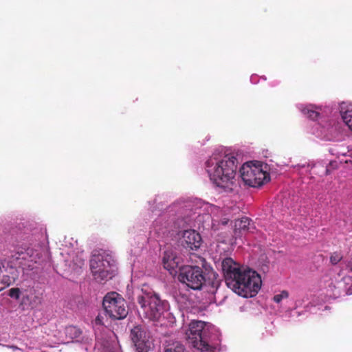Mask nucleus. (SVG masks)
Wrapping results in <instances>:
<instances>
[{
    "label": "nucleus",
    "instance_id": "obj_5",
    "mask_svg": "<svg viewBox=\"0 0 352 352\" xmlns=\"http://www.w3.org/2000/svg\"><path fill=\"white\" fill-rule=\"evenodd\" d=\"M115 261L109 254H94L90 259V269L95 279L99 280L111 278L113 274Z\"/></svg>",
    "mask_w": 352,
    "mask_h": 352
},
{
    "label": "nucleus",
    "instance_id": "obj_4",
    "mask_svg": "<svg viewBox=\"0 0 352 352\" xmlns=\"http://www.w3.org/2000/svg\"><path fill=\"white\" fill-rule=\"evenodd\" d=\"M138 303L146 318L157 320L165 309V302L148 287H143L137 296Z\"/></svg>",
    "mask_w": 352,
    "mask_h": 352
},
{
    "label": "nucleus",
    "instance_id": "obj_10",
    "mask_svg": "<svg viewBox=\"0 0 352 352\" xmlns=\"http://www.w3.org/2000/svg\"><path fill=\"white\" fill-rule=\"evenodd\" d=\"M201 237L195 230H184L180 239L182 245L190 250H197L201 244Z\"/></svg>",
    "mask_w": 352,
    "mask_h": 352
},
{
    "label": "nucleus",
    "instance_id": "obj_6",
    "mask_svg": "<svg viewBox=\"0 0 352 352\" xmlns=\"http://www.w3.org/2000/svg\"><path fill=\"white\" fill-rule=\"evenodd\" d=\"M105 313L113 320H122L128 315V307L124 298L117 292L107 293L102 301Z\"/></svg>",
    "mask_w": 352,
    "mask_h": 352
},
{
    "label": "nucleus",
    "instance_id": "obj_12",
    "mask_svg": "<svg viewBox=\"0 0 352 352\" xmlns=\"http://www.w3.org/2000/svg\"><path fill=\"white\" fill-rule=\"evenodd\" d=\"M205 283L203 285V288H205L206 292L210 294H215L221 285V279L219 275L213 270L205 274Z\"/></svg>",
    "mask_w": 352,
    "mask_h": 352
},
{
    "label": "nucleus",
    "instance_id": "obj_21",
    "mask_svg": "<svg viewBox=\"0 0 352 352\" xmlns=\"http://www.w3.org/2000/svg\"><path fill=\"white\" fill-rule=\"evenodd\" d=\"M342 256L340 253L333 252L330 256V262L332 265H336L342 260Z\"/></svg>",
    "mask_w": 352,
    "mask_h": 352
},
{
    "label": "nucleus",
    "instance_id": "obj_17",
    "mask_svg": "<svg viewBox=\"0 0 352 352\" xmlns=\"http://www.w3.org/2000/svg\"><path fill=\"white\" fill-rule=\"evenodd\" d=\"M66 338L70 340L78 338L81 334V330L75 326L67 327L65 329Z\"/></svg>",
    "mask_w": 352,
    "mask_h": 352
},
{
    "label": "nucleus",
    "instance_id": "obj_15",
    "mask_svg": "<svg viewBox=\"0 0 352 352\" xmlns=\"http://www.w3.org/2000/svg\"><path fill=\"white\" fill-rule=\"evenodd\" d=\"M177 260V258L172 253L165 252L164 256L163 257L164 268L169 271L174 270L178 265V262Z\"/></svg>",
    "mask_w": 352,
    "mask_h": 352
},
{
    "label": "nucleus",
    "instance_id": "obj_22",
    "mask_svg": "<svg viewBox=\"0 0 352 352\" xmlns=\"http://www.w3.org/2000/svg\"><path fill=\"white\" fill-rule=\"evenodd\" d=\"M9 296L12 298H15L16 299L19 298L20 297V290L19 288H12L9 291Z\"/></svg>",
    "mask_w": 352,
    "mask_h": 352
},
{
    "label": "nucleus",
    "instance_id": "obj_2",
    "mask_svg": "<svg viewBox=\"0 0 352 352\" xmlns=\"http://www.w3.org/2000/svg\"><path fill=\"white\" fill-rule=\"evenodd\" d=\"M237 165L238 160L233 155L213 154L206 162V170L214 184L226 192H231L235 184Z\"/></svg>",
    "mask_w": 352,
    "mask_h": 352
},
{
    "label": "nucleus",
    "instance_id": "obj_11",
    "mask_svg": "<svg viewBox=\"0 0 352 352\" xmlns=\"http://www.w3.org/2000/svg\"><path fill=\"white\" fill-rule=\"evenodd\" d=\"M334 287L338 290L335 295L352 294V273L350 272V265H349L347 273L336 283Z\"/></svg>",
    "mask_w": 352,
    "mask_h": 352
},
{
    "label": "nucleus",
    "instance_id": "obj_25",
    "mask_svg": "<svg viewBox=\"0 0 352 352\" xmlns=\"http://www.w3.org/2000/svg\"><path fill=\"white\" fill-rule=\"evenodd\" d=\"M326 174H327H327H329V170H328V169H327V170H326Z\"/></svg>",
    "mask_w": 352,
    "mask_h": 352
},
{
    "label": "nucleus",
    "instance_id": "obj_16",
    "mask_svg": "<svg viewBox=\"0 0 352 352\" xmlns=\"http://www.w3.org/2000/svg\"><path fill=\"white\" fill-rule=\"evenodd\" d=\"M302 113L311 120H316L320 116V112L316 107L307 105L301 109Z\"/></svg>",
    "mask_w": 352,
    "mask_h": 352
},
{
    "label": "nucleus",
    "instance_id": "obj_9",
    "mask_svg": "<svg viewBox=\"0 0 352 352\" xmlns=\"http://www.w3.org/2000/svg\"><path fill=\"white\" fill-rule=\"evenodd\" d=\"M130 336L137 352H149L154 347L151 333L144 326H135L131 330Z\"/></svg>",
    "mask_w": 352,
    "mask_h": 352
},
{
    "label": "nucleus",
    "instance_id": "obj_20",
    "mask_svg": "<svg viewBox=\"0 0 352 352\" xmlns=\"http://www.w3.org/2000/svg\"><path fill=\"white\" fill-rule=\"evenodd\" d=\"M288 297V292L286 290H283L280 292V294L275 295L273 298V300L276 303H279L283 298H287Z\"/></svg>",
    "mask_w": 352,
    "mask_h": 352
},
{
    "label": "nucleus",
    "instance_id": "obj_18",
    "mask_svg": "<svg viewBox=\"0 0 352 352\" xmlns=\"http://www.w3.org/2000/svg\"><path fill=\"white\" fill-rule=\"evenodd\" d=\"M165 352H185V348L181 343L174 342L168 346Z\"/></svg>",
    "mask_w": 352,
    "mask_h": 352
},
{
    "label": "nucleus",
    "instance_id": "obj_14",
    "mask_svg": "<svg viewBox=\"0 0 352 352\" xmlns=\"http://www.w3.org/2000/svg\"><path fill=\"white\" fill-rule=\"evenodd\" d=\"M14 280V277L8 274L4 265L0 263V292L10 285Z\"/></svg>",
    "mask_w": 352,
    "mask_h": 352
},
{
    "label": "nucleus",
    "instance_id": "obj_23",
    "mask_svg": "<svg viewBox=\"0 0 352 352\" xmlns=\"http://www.w3.org/2000/svg\"><path fill=\"white\" fill-rule=\"evenodd\" d=\"M96 322H97V323H98V324H102V322H101L100 319L99 318V317H97V318H96Z\"/></svg>",
    "mask_w": 352,
    "mask_h": 352
},
{
    "label": "nucleus",
    "instance_id": "obj_3",
    "mask_svg": "<svg viewBox=\"0 0 352 352\" xmlns=\"http://www.w3.org/2000/svg\"><path fill=\"white\" fill-rule=\"evenodd\" d=\"M186 335L188 342L201 352H215L216 344L212 342L204 322L192 321Z\"/></svg>",
    "mask_w": 352,
    "mask_h": 352
},
{
    "label": "nucleus",
    "instance_id": "obj_7",
    "mask_svg": "<svg viewBox=\"0 0 352 352\" xmlns=\"http://www.w3.org/2000/svg\"><path fill=\"white\" fill-rule=\"evenodd\" d=\"M178 279L194 290L201 289L206 281L203 269L197 265H184L180 267Z\"/></svg>",
    "mask_w": 352,
    "mask_h": 352
},
{
    "label": "nucleus",
    "instance_id": "obj_13",
    "mask_svg": "<svg viewBox=\"0 0 352 352\" xmlns=\"http://www.w3.org/2000/svg\"><path fill=\"white\" fill-rule=\"evenodd\" d=\"M251 220L248 217H243L236 219L234 221V235L235 237L240 236V234L248 231L250 229Z\"/></svg>",
    "mask_w": 352,
    "mask_h": 352
},
{
    "label": "nucleus",
    "instance_id": "obj_24",
    "mask_svg": "<svg viewBox=\"0 0 352 352\" xmlns=\"http://www.w3.org/2000/svg\"><path fill=\"white\" fill-rule=\"evenodd\" d=\"M350 272L352 273V263L350 265Z\"/></svg>",
    "mask_w": 352,
    "mask_h": 352
},
{
    "label": "nucleus",
    "instance_id": "obj_19",
    "mask_svg": "<svg viewBox=\"0 0 352 352\" xmlns=\"http://www.w3.org/2000/svg\"><path fill=\"white\" fill-rule=\"evenodd\" d=\"M344 122L352 131V111H346L342 114Z\"/></svg>",
    "mask_w": 352,
    "mask_h": 352
},
{
    "label": "nucleus",
    "instance_id": "obj_8",
    "mask_svg": "<svg viewBox=\"0 0 352 352\" xmlns=\"http://www.w3.org/2000/svg\"><path fill=\"white\" fill-rule=\"evenodd\" d=\"M241 177L244 183L251 187H259L267 182L269 174L257 166L243 164L240 170Z\"/></svg>",
    "mask_w": 352,
    "mask_h": 352
},
{
    "label": "nucleus",
    "instance_id": "obj_1",
    "mask_svg": "<svg viewBox=\"0 0 352 352\" xmlns=\"http://www.w3.org/2000/svg\"><path fill=\"white\" fill-rule=\"evenodd\" d=\"M221 268L227 286L244 298L255 296L261 287V278L255 271L243 270L231 258H226Z\"/></svg>",
    "mask_w": 352,
    "mask_h": 352
}]
</instances>
